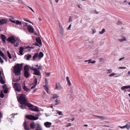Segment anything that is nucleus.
<instances>
[{"instance_id": "nucleus-55", "label": "nucleus", "mask_w": 130, "mask_h": 130, "mask_svg": "<svg viewBox=\"0 0 130 130\" xmlns=\"http://www.w3.org/2000/svg\"><path fill=\"white\" fill-rule=\"evenodd\" d=\"M117 23L119 25H121L122 24V23L121 21H119Z\"/></svg>"}, {"instance_id": "nucleus-14", "label": "nucleus", "mask_w": 130, "mask_h": 130, "mask_svg": "<svg viewBox=\"0 0 130 130\" xmlns=\"http://www.w3.org/2000/svg\"><path fill=\"white\" fill-rule=\"evenodd\" d=\"M34 74L36 75L40 76L41 75V73L40 71L38 70L37 68L34 71Z\"/></svg>"}, {"instance_id": "nucleus-41", "label": "nucleus", "mask_w": 130, "mask_h": 130, "mask_svg": "<svg viewBox=\"0 0 130 130\" xmlns=\"http://www.w3.org/2000/svg\"><path fill=\"white\" fill-rule=\"evenodd\" d=\"M4 93H7L8 92V88H7L6 89H4Z\"/></svg>"}, {"instance_id": "nucleus-54", "label": "nucleus", "mask_w": 130, "mask_h": 130, "mask_svg": "<svg viewBox=\"0 0 130 130\" xmlns=\"http://www.w3.org/2000/svg\"><path fill=\"white\" fill-rule=\"evenodd\" d=\"M115 74V73H112L111 74L109 75V77L113 76Z\"/></svg>"}, {"instance_id": "nucleus-46", "label": "nucleus", "mask_w": 130, "mask_h": 130, "mask_svg": "<svg viewBox=\"0 0 130 130\" xmlns=\"http://www.w3.org/2000/svg\"><path fill=\"white\" fill-rule=\"evenodd\" d=\"M47 85H46L44 86L45 90L46 91H47L48 90V88L47 87Z\"/></svg>"}, {"instance_id": "nucleus-12", "label": "nucleus", "mask_w": 130, "mask_h": 130, "mask_svg": "<svg viewBox=\"0 0 130 130\" xmlns=\"http://www.w3.org/2000/svg\"><path fill=\"white\" fill-rule=\"evenodd\" d=\"M52 123L51 122H47L44 123V125L47 128H49L50 127Z\"/></svg>"}, {"instance_id": "nucleus-43", "label": "nucleus", "mask_w": 130, "mask_h": 130, "mask_svg": "<svg viewBox=\"0 0 130 130\" xmlns=\"http://www.w3.org/2000/svg\"><path fill=\"white\" fill-rule=\"evenodd\" d=\"M3 88L4 89L8 88L7 87V85L6 84H5L3 86Z\"/></svg>"}, {"instance_id": "nucleus-2", "label": "nucleus", "mask_w": 130, "mask_h": 130, "mask_svg": "<svg viewBox=\"0 0 130 130\" xmlns=\"http://www.w3.org/2000/svg\"><path fill=\"white\" fill-rule=\"evenodd\" d=\"M19 95V96H17L18 101L20 104L21 103H24V104H25L27 102L26 98V95L23 94H20Z\"/></svg>"}, {"instance_id": "nucleus-4", "label": "nucleus", "mask_w": 130, "mask_h": 130, "mask_svg": "<svg viewBox=\"0 0 130 130\" xmlns=\"http://www.w3.org/2000/svg\"><path fill=\"white\" fill-rule=\"evenodd\" d=\"M14 88L17 91L20 92L21 91V88L19 83H14Z\"/></svg>"}, {"instance_id": "nucleus-37", "label": "nucleus", "mask_w": 130, "mask_h": 130, "mask_svg": "<svg viewBox=\"0 0 130 130\" xmlns=\"http://www.w3.org/2000/svg\"><path fill=\"white\" fill-rule=\"evenodd\" d=\"M29 68L31 70L34 71L37 69L36 68H34L33 67H30L29 66Z\"/></svg>"}, {"instance_id": "nucleus-20", "label": "nucleus", "mask_w": 130, "mask_h": 130, "mask_svg": "<svg viewBox=\"0 0 130 130\" xmlns=\"http://www.w3.org/2000/svg\"><path fill=\"white\" fill-rule=\"evenodd\" d=\"M119 127L120 128L123 129L126 128L127 129H128L130 127V126L128 125L127 124H126L125 125L122 126H119Z\"/></svg>"}, {"instance_id": "nucleus-45", "label": "nucleus", "mask_w": 130, "mask_h": 130, "mask_svg": "<svg viewBox=\"0 0 130 130\" xmlns=\"http://www.w3.org/2000/svg\"><path fill=\"white\" fill-rule=\"evenodd\" d=\"M46 75L47 76H46V77H47L48 76H50L51 74V73L50 72L49 73H45Z\"/></svg>"}, {"instance_id": "nucleus-16", "label": "nucleus", "mask_w": 130, "mask_h": 130, "mask_svg": "<svg viewBox=\"0 0 130 130\" xmlns=\"http://www.w3.org/2000/svg\"><path fill=\"white\" fill-rule=\"evenodd\" d=\"M36 41L40 45H42V43L41 40L40 38L39 37L37 38L36 39Z\"/></svg>"}, {"instance_id": "nucleus-30", "label": "nucleus", "mask_w": 130, "mask_h": 130, "mask_svg": "<svg viewBox=\"0 0 130 130\" xmlns=\"http://www.w3.org/2000/svg\"><path fill=\"white\" fill-rule=\"evenodd\" d=\"M55 105H57L60 103V101L59 100L56 99L55 100Z\"/></svg>"}, {"instance_id": "nucleus-9", "label": "nucleus", "mask_w": 130, "mask_h": 130, "mask_svg": "<svg viewBox=\"0 0 130 130\" xmlns=\"http://www.w3.org/2000/svg\"><path fill=\"white\" fill-rule=\"evenodd\" d=\"M27 29L29 32L32 33H34V28L32 26L30 25L28 26Z\"/></svg>"}, {"instance_id": "nucleus-25", "label": "nucleus", "mask_w": 130, "mask_h": 130, "mask_svg": "<svg viewBox=\"0 0 130 130\" xmlns=\"http://www.w3.org/2000/svg\"><path fill=\"white\" fill-rule=\"evenodd\" d=\"M52 96L51 98V100H54L58 97V96L56 94H52Z\"/></svg>"}, {"instance_id": "nucleus-6", "label": "nucleus", "mask_w": 130, "mask_h": 130, "mask_svg": "<svg viewBox=\"0 0 130 130\" xmlns=\"http://www.w3.org/2000/svg\"><path fill=\"white\" fill-rule=\"evenodd\" d=\"M9 19L11 22L14 23H15L16 25H18L20 26H21L22 24H23V23H22L21 21H20L18 20H17L15 21L14 20H13L12 18H11Z\"/></svg>"}, {"instance_id": "nucleus-36", "label": "nucleus", "mask_w": 130, "mask_h": 130, "mask_svg": "<svg viewBox=\"0 0 130 130\" xmlns=\"http://www.w3.org/2000/svg\"><path fill=\"white\" fill-rule=\"evenodd\" d=\"M7 53L8 55V56L9 58L10 59H11L12 58V56H11V55L10 54V53L8 51H7Z\"/></svg>"}, {"instance_id": "nucleus-39", "label": "nucleus", "mask_w": 130, "mask_h": 130, "mask_svg": "<svg viewBox=\"0 0 130 130\" xmlns=\"http://www.w3.org/2000/svg\"><path fill=\"white\" fill-rule=\"evenodd\" d=\"M0 55L3 57L4 56H5L4 54L2 52V51H0Z\"/></svg>"}, {"instance_id": "nucleus-13", "label": "nucleus", "mask_w": 130, "mask_h": 130, "mask_svg": "<svg viewBox=\"0 0 130 130\" xmlns=\"http://www.w3.org/2000/svg\"><path fill=\"white\" fill-rule=\"evenodd\" d=\"M19 52L20 55H23V52L24 50L25 49V48H24L23 47H20L19 48Z\"/></svg>"}, {"instance_id": "nucleus-49", "label": "nucleus", "mask_w": 130, "mask_h": 130, "mask_svg": "<svg viewBox=\"0 0 130 130\" xmlns=\"http://www.w3.org/2000/svg\"><path fill=\"white\" fill-rule=\"evenodd\" d=\"M72 17L71 16H70L69 17V22H71L72 21Z\"/></svg>"}, {"instance_id": "nucleus-23", "label": "nucleus", "mask_w": 130, "mask_h": 130, "mask_svg": "<svg viewBox=\"0 0 130 130\" xmlns=\"http://www.w3.org/2000/svg\"><path fill=\"white\" fill-rule=\"evenodd\" d=\"M35 123L34 121H32L30 124V126L31 129H34L35 127Z\"/></svg>"}, {"instance_id": "nucleus-10", "label": "nucleus", "mask_w": 130, "mask_h": 130, "mask_svg": "<svg viewBox=\"0 0 130 130\" xmlns=\"http://www.w3.org/2000/svg\"><path fill=\"white\" fill-rule=\"evenodd\" d=\"M1 38L3 42L6 43V37L5 35L2 34L1 36Z\"/></svg>"}, {"instance_id": "nucleus-31", "label": "nucleus", "mask_w": 130, "mask_h": 130, "mask_svg": "<svg viewBox=\"0 0 130 130\" xmlns=\"http://www.w3.org/2000/svg\"><path fill=\"white\" fill-rule=\"evenodd\" d=\"M0 82L2 84H4L5 83L2 77H1V79H0Z\"/></svg>"}, {"instance_id": "nucleus-7", "label": "nucleus", "mask_w": 130, "mask_h": 130, "mask_svg": "<svg viewBox=\"0 0 130 130\" xmlns=\"http://www.w3.org/2000/svg\"><path fill=\"white\" fill-rule=\"evenodd\" d=\"M8 22L7 19H0V25H3L4 24H7Z\"/></svg>"}, {"instance_id": "nucleus-22", "label": "nucleus", "mask_w": 130, "mask_h": 130, "mask_svg": "<svg viewBox=\"0 0 130 130\" xmlns=\"http://www.w3.org/2000/svg\"><path fill=\"white\" fill-rule=\"evenodd\" d=\"M60 28V34L63 35L64 33V30L63 28L61 26L59 25Z\"/></svg>"}, {"instance_id": "nucleus-28", "label": "nucleus", "mask_w": 130, "mask_h": 130, "mask_svg": "<svg viewBox=\"0 0 130 130\" xmlns=\"http://www.w3.org/2000/svg\"><path fill=\"white\" fill-rule=\"evenodd\" d=\"M66 80L67 82H68V84L69 86H70L71 85V84L70 82L69 77L68 76L66 77Z\"/></svg>"}, {"instance_id": "nucleus-57", "label": "nucleus", "mask_w": 130, "mask_h": 130, "mask_svg": "<svg viewBox=\"0 0 130 130\" xmlns=\"http://www.w3.org/2000/svg\"><path fill=\"white\" fill-rule=\"evenodd\" d=\"M26 48H30L33 49L34 48V47H30L29 46H28L27 47H25Z\"/></svg>"}, {"instance_id": "nucleus-17", "label": "nucleus", "mask_w": 130, "mask_h": 130, "mask_svg": "<svg viewBox=\"0 0 130 130\" xmlns=\"http://www.w3.org/2000/svg\"><path fill=\"white\" fill-rule=\"evenodd\" d=\"M25 106H26V105H25V104H24V103H21V104L20 103L19 106L20 107V108L21 109H26V107Z\"/></svg>"}, {"instance_id": "nucleus-59", "label": "nucleus", "mask_w": 130, "mask_h": 130, "mask_svg": "<svg viewBox=\"0 0 130 130\" xmlns=\"http://www.w3.org/2000/svg\"><path fill=\"white\" fill-rule=\"evenodd\" d=\"M71 24L70 25H69V27H68L67 28L68 30L70 29V28L71 27Z\"/></svg>"}, {"instance_id": "nucleus-21", "label": "nucleus", "mask_w": 130, "mask_h": 130, "mask_svg": "<svg viewBox=\"0 0 130 130\" xmlns=\"http://www.w3.org/2000/svg\"><path fill=\"white\" fill-rule=\"evenodd\" d=\"M29 65H26L24 67V71H29Z\"/></svg>"}, {"instance_id": "nucleus-61", "label": "nucleus", "mask_w": 130, "mask_h": 130, "mask_svg": "<svg viewBox=\"0 0 130 130\" xmlns=\"http://www.w3.org/2000/svg\"><path fill=\"white\" fill-rule=\"evenodd\" d=\"M95 62V61H92L91 62H88V63H94Z\"/></svg>"}, {"instance_id": "nucleus-8", "label": "nucleus", "mask_w": 130, "mask_h": 130, "mask_svg": "<svg viewBox=\"0 0 130 130\" xmlns=\"http://www.w3.org/2000/svg\"><path fill=\"white\" fill-rule=\"evenodd\" d=\"M32 111L33 108L34 107V106L33 105L31 104L30 103L28 102L25 104Z\"/></svg>"}, {"instance_id": "nucleus-40", "label": "nucleus", "mask_w": 130, "mask_h": 130, "mask_svg": "<svg viewBox=\"0 0 130 130\" xmlns=\"http://www.w3.org/2000/svg\"><path fill=\"white\" fill-rule=\"evenodd\" d=\"M106 118L104 116H101L100 119L102 120L106 119Z\"/></svg>"}, {"instance_id": "nucleus-1", "label": "nucleus", "mask_w": 130, "mask_h": 130, "mask_svg": "<svg viewBox=\"0 0 130 130\" xmlns=\"http://www.w3.org/2000/svg\"><path fill=\"white\" fill-rule=\"evenodd\" d=\"M22 69V64L17 63L14 66L13 68L14 73L15 75L18 76L21 74V71Z\"/></svg>"}, {"instance_id": "nucleus-29", "label": "nucleus", "mask_w": 130, "mask_h": 130, "mask_svg": "<svg viewBox=\"0 0 130 130\" xmlns=\"http://www.w3.org/2000/svg\"><path fill=\"white\" fill-rule=\"evenodd\" d=\"M32 111H35L38 112L39 111V110L38 107L36 106H35V108L33 109Z\"/></svg>"}, {"instance_id": "nucleus-63", "label": "nucleus", "mask_w": 130, "mask_h": 130, "mask_svg": "<svg viewBox=\"0 0 130 130\" xmlns=\"http://www.w3.org/2000/svg\"><path fill=\"white\" fill-rule=\"evenodd\" d=\"M36 85H34L33 86H32L31 87V89H33V88H34L36 87Z\"/></svg>"}, {"instance_id": "nucleus-47", "label": "nucleus", "mask_w": 130, "mask_h": 130, "mask_svg": "<svg viewBox=\"0 0 130 130\" xmlns=\"http://www.w3.org/2000/svg\"><path fill=\"white\" fill-rule=\"evenodd\" d=\"M32 45H35V46H39V47H40V46L39 45V44H38L36 42H35V43H33Z\"/></svg>"}, {"instance_id": "nucleus-32", "label": "nucleus", "mask_w": 130, "mask_h": 130, "mask_svg": "<svg viewBox=\"0 0 130 130\" xmlns=\"http://www.w3.org/2000/svg\"><path fill=\"white\" fill-rule=\"evenodd\" d=\"M4 95L3 93V90L1 91L0 93V97L1 98H3L4 97Z\"/></svg>"}, {"instance_id": "nucleus-58", "label": "nucleus", "mask_w": 130, "mask_h": 130, "mask_svg": "<svg viewBox=\"0 0 130 130\" xmlns=\"http://www.w3.org/2000/svg\"><path fill=\"white\" fill-rule=\"evenodd\" d=\"M119 68L121 69H124L126 68L125 67H119Z\"/></svg>"}, {"instance_id": "nucleus-15", "label": "nucleus", "mask_w": 130, "mask_h": 130, "mask_svg": "<svg viewBox=\"0 0 130 130\" xmlns=\"http://www.w3.org/2000/svg\"><path fill=\"white\" fill-rule=\"evenodd\" d=\"M27 122L25 121L23 123L24 128L25 130H31L27 125Z\"/></svg>"}, {"instance_id": "nucleus-3", "label": "nucleus", "mask_w": 130, "mask_h": 130, "mask_svg": "<svg viewBox=\"0 0 130 130\" xmlns=\"http://www.w3.org/2000/svg\"><path fill=\"white\" fill-rule=\"evenodd\" d=\"M8 42H10L12 44H14L16 42V40L15 39V37L13 36L8 38L7 39Z\"/></svg>"}, {"instance_id": "nucleus-50", "label": "nucleus", "mask_w": 130, "mask_h": 130, "mask_svg": "<svg viewBox=\"0 0 130 130\" xmlns=\"http://www.w3.org/2000/svg\"><path fill=\"white\" fill-rule=\"evenodd\" d=\"M37 127L39 129V130H42V128L40 126L39 124H38L37 125Z\"/></svg>"}, {"instance_id": "nucleus-19", "label": "nucleus", "mask_w": 130, "mask_h": 130, "mask_svg": "<svg viewBox=\"0 0 130 130\" xmlns=\"http://www.w3.org/2000/svg\"><path fill=\"white\" fill-rule=\"evenodd\" d=\"M30 73L29 71H24V76L26 78H28L30 76Z\"/></svg>"}, {"instance_id": "nucleus-52", "label": "nucleus", "mask_w": 130, "mask_h": 130, "mask_svg": "<svg viewBox=\"0 0 130 130\" xmlns=\"http://www.w3.org/2000/svg\"><path fill=\"white\" fill-rule=\"evenodd\" d=\"M0 61L2 64H3L4 62L3 60L1 57H0Z\"/></svg>"}, {"instance_id": "nucleus-42", "label": "nucleus", "mask_w": 130, "mask_h": 130, "mask_svg": "<svg viewBox=\"0 0 130 130\" xmlns=\"http://www.w3.org/2000/svg\"><path fill=\"white\" fill-rule=\"evenodd\" d=\"M34 82L35 83V85H36L37 83V80L36 78H35L34 80Z\"/></svg>"}, {"instance_id": "nucleus-5", "label": "nucleus", "mask_w": 130, "mask_h": 130, "mask_svg": "<svg viewBox=\"0 0 130 130\" xmlns=\"http://www.w3.org/2000/svg\"><path fill=\"white\" fill-rule=\"evenodd\" d=\"M25 117L27 119L31 120H36L39 118L38 117H36L31 115H26Z\"/></svg>"}, {"instance_id": "nucleus-18", "label": "nucleus", "mask_w": 130, "mask_h": 130, "mask_svg": "<svg viewBox=\"0 0 130 130\" xmlns=\"http://www.w3.org/2000/svg\"><path fill=\"white\" fill-rule=\"evenodd\" d=\"M128 88H130V85L123 86H122L121 87V89L122 90H124L125 92L126 91V89Z\"/></svg>"}, {"instance_id": "nucleus-26", "label": "nucleus", "mask_w": 130, "mask_h": 130, "mask_svg": "<svg viewBox=\"0 0 130 130\" xmlns=\"http://www.w3.org/2000/svg\"><path fill=\"white\" fill-rule=\"evenodd\" d=\"M44 54L42 52H40L39 53V54H38V58L40 59L42 58Z\"/></svg>"}, {"instance_id": "nucleus-44", "label": "nucleus", "mask_w": 130, "mask_h": 130, "mask_svg": "<svg viewBox=\"0 0 130 130\" xmlns=\"http://www.w3.org/2000/svg\"><path fill=\"white\" fill-rule=\"evenodd\" d=\"M20 77L19 79H16L15 81H14V80H13V79L12 81L14 82H18L19 80H20Z\"/></svg>"}, {"instance_id": "nucleus-62", "label": "nucleus", "mask_w": 130, "mask_h": 130, "mask_svg": "<svg viewBox=\"0 0 130 130\" xmlns=\"http://www.w3.org/2000/svg\"><path fill=\"white\" fill-rule=\"evenodd\" d=\"M94 116L95 117H97L98 118L100 119L101 116H96L94 115Z\"/></svg>"}, {"instance_id": "nucleus-38", "label": "nucleus", "mask_w": 130, "mask_h": 130, "mask_svg": "<svg viewBox=\"0 0 130 130\" xmlns=\"http://www.w3.org/2000/svg\"><path fill=\"white\" fill-rule=\"evenodd\" d=\"M105 31V29L104 28H103L102 29V31H100L99 33L100 34H103V33H104Z\"/></svg>"}, {"instance_id": "nucleus-48", "label": "nucleus", "mask_w": 130, "mask_h": 130, "mask_svg": "<svg viewBox=\"0 0 130 130\" xmlns=\"http://www.w3.org/2000/svg\"><path fill=\"white\" fill-rule=\"evenodd\" d=\"M42 67L41 65H39L38 68H37V70H41L42 68Z\"/></svg>"}, {"instance_id": "nucleus-53", "label": "nucleus", "mask_w": 130, "mask_h": 130, "mask_svg": "<svg viewBox=\"0 0 130 130\" xmlns=\"http://www.w3.org/2000/svg\"><path fill=\"white\" fill-rule=\"evenodd\" d=\"M45 85H48V81H47V79L46 78H45Z\"/></svg>"}, {"instance_id": "nucleus-33", "label": "nucleus", "mask_w": 130, "mask_h": 130, "mask_svg": "<svg viewBox=\"0 0 130 130\" xmlns=\"http://www.w3.org/2000/svg\"><path fill=\"white\" fill-rule=\"evenodd\" d=\"M119 40L121 42H123L124 41H125L126 40V38L125 37L124 38H121L119 39Z\"/></svg>"}, {"instance_id": "nucleus-35", "label": "nucleus", "mask_w": 130, "mask_h": 130, "mask_svg": "<svg viewBox=\"0 0 130 130\" xmlns=\"http://www.w3.org/2000/svg\"><path fill=\"white\" fill-rule=\"evenodd\" d=\"M16 43L15 44H14V46L15 47H17L19 46V41L16 40Z\"/></svg>"}, {"instance_id": "nucleus-11", "label": "nucleus", "mask_w": 130, "mask_h": 130, "mask_svg": "<svg viewBox=\"0 0 130 130\" xmlns=\"http://www.w3.org/2000/svg\"><path fill=\"white\" fill-rule=\"evenodd\" d=\"M22 87L24 90L26 91H28L29 90V89L27 88L26 86L25 82H24L22 84Z\"/></svg>"}, {"instance_id": "nucleus-60", "label": "nucleus", "mask_w": 130, "mask_h": 130, "mask_svg": "<svg viewBox=\"0 0 130 130\" xmlns=\"http://www.w3.org/2000/svg\"><path fill=\"white\" fill-rule=\"evenodd\" d=\"M19 1H20V2H21V3L25 5L23 1L22 0H20Z\"/></svg>"}, {"instance_id": "nucleus-64", "label": "nucleus", "mask_w": 130, "mask_h": 130, "mask_svg": "<svg viewBox=\"0 0 130 130\" xmlns=\"http://www.w3.org/2000/svg\"><path fill=\"white\" fill-rule=\"evenodd\" d=\"M103 59V58H100L99 59V60L100 61V62H102V60Z\"/></svg>"}, {"instance_id": "nucleus-34", "label": "nucleus", "mask_w": 130, "mask_h": 130, "mask_svg": "<svg viewBox=\"0 0 130 130\" xmlns=\"http://www.w3.org/2000/svg\"><path fill=\"white\" fill-rule=\"evenodd\" d=\"M31 57V56L29 54L26 56V59L27 60H29L30 58Z\"/></svg>"}, {"instance_id": "nucleus-56", "label": "nucleus", "mask_w": 130, "mask_h": 130, "mask_svg": "<svg viewBox=\"0 0 130 130\" xmlns=\"http://www.w3.org/2000/svg\"><path fill=\"white\" fill-rule=\"evenodd\" d=\"M107 71H108V72H107V73L108 74V73H111V72H112V71L111 69H110L108 70H107Z\"/></svg>"}, {"instance_id": "nucleus-27", "label": "nucleus", "mask_w": 130, "mask_h": 130, "mask_svg": "<svg viewBox=\"0 0 130 130\" xmlns=\"http://www.w3.org/2000/svg\"><path fill=\"white\" fill-rule=\"evenodd\" d=\"M56 87L55 89L58 90H59L60 89V86L58 83H56Z\"/></svg>"}, {"instance_id": "nucleus-51", "label": "nucleus", "mask_w": 130, "mask_h": 130, "mask_svg": "<svg viewBox=\"0 0 130 130\" xmlns=\"http://www.w3.org/2000/svg\"><path fill=\"white\" fill-rule=\"evenodd\" d=\"M3 58L6 61H7V57H6L5 55L3 57Z\"/></svg>"}, {"instance_id": "nucleus-24", "label": "nucleus", "mask_w": 130, "mask_h": 130, "mask_svg": "<svg viewBox=\"0 0 130 130\" xmlns=\"http://www.w3.org/2000/svg\"><path fill=\"white\" fill-rule=\"evenodd\" d=\"M38 56V53H35L32 57V58L34 60H35L36 59V58Z\"/></svg>"}]
</instances>
